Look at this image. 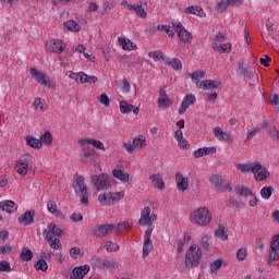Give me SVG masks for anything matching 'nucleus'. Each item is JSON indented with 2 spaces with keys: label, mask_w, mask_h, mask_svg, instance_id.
Masks as SVG:
<instances>
[{
  "label": "nucleus",
  "mask_w": 279,
  "mask_h": 279,
  "mask_svg": "<svg viewBox=\"0 0 279 279\" xmlns=\"http://www.w3.org/2000/svg\"><path fill=\"white\" fill-rule=\"evenodd\" d=\"M230 5V0H221L220 2H218L216 4V10L218 12H226V10H228V7Z\"/></svg>",
  "instance_id": "nucleus-50"
},
{
  "label": "nucleus",
  "mask_w": 279,
  "mask_h": 279,
  "mask_svg": "<svg viewBox=\"0 0 279 279\" xmlns=\"http://www.w3.org/2000/svg\"><path fill=\"white\" fill-rule=\"evenodd\" d=\"M65 75L70 80H75L77 84H97V76H88L84 72L66 71Z\"/></svg>",
  "instance_id": "nucleus-9"
},
{
  "label": "nucleus",
  "mask_w": 279,
  "mask_h": 279,
  "mask_svg": "<svg viewBox=\"0 0 279 279\" xmlns=\"http://www.w3.org/2000/svg\"><path fill=\"white\" fill-rule=\"evenodd\" d=\"M118 43L120 47H122L123 51H136V49H138L136 44H134V41L130 40L128 37H118Z\"/></svg>",
  "instance_id": "nucleus-25"
},
{
  "label": "nucleus",
  "mask_w": 279,
  "mask_h": 279,
  "mask_svg": "<svg viewBox=\"0 0 279 279\" xmlns=\"http://www.w3.org/2000/svg\"><path fill=\"white\" fill-rule=\"evenodd\" d=\"M157 29L159 32H165L170 38H174L175 33L171 29V26L169 25H158Z\"/></svg>",
  "instance_id": "nucleus-48"
},
{
  "label": "nucleus",
  "mask_w": 279,
  "mask_h": 279,
  "mask_svg": "<svg viewBox=\"0 0 279 279\" xmlns=\"http://www.w3.org/2000/svg\"><path fill=\"white\" fill-rule=\"evenodd\" d=\"M29 161H32V156L26 155L24 159H19L15 165V171L22 178H25L27 169L29 168Z\"/></svg>",
  "instance_id": "nucleus-18"
},
{
  "label": "nucleus",
  "mask_w": 279,
  "mask_h": 279,
  "mask_svg": "<svg viewBox=\"0 0 279 279\" xmlns=\"http://www.w3.org/2000/svg\"><path fill=\"white\" fill-rule=\"evenodd\" d=\"M120 112H122V114H130V112L138 114L140 108L134 107V105H130L126 100H121L120 101Z\"/></svg>",
  "instance_id": "nucleus-28"
},
{
  "label": "nucleus",
  "mask_w": 279,
  "mask_h": 279,
  "mask_svg": "<svg viewBox=\"0 0 279 279\" xmlns=\"http://www.w3.org/2000/svg\"><path fill=\"white\" fill-rule=\"evenodd\" d=\"M48 228L52 236L54 235L61 238L64 235V231L56 223H50Z\"/></svg>",
  "instance_id": "nucleus-41"
},
{
  "label": "nucleus",
  "mask_w": 279,
  "mask_h": 279,
  "mask_svg": "<svg viewBox=\"0 0 279 279\" xmlns=\"http://www.w3.org/2000/svg\"><path fill=\"white\" fill-rule=\"evenodd\" d=\"M148 57L151 58V60H154L155 62H160V60H162L166 63L167 60V56H165V53H162V51L160 50H156V51H151L148 53Z\"/></svg>",
  "instance_id": "nucleus-39"
},
{
  "label": "nucleus",
  "mask_w": 279,
  "mask_h": 279,
  "mask_svg": "<svg viewBox=\"0 0 279 279\" xmlns=\"http://www.w3.org/2000/svg\"><path fill=\"white\" fill-rule=\"evenodd\" d=\"M189 75L193 84H196L197 88H202L203 90H217V88H221V81L205 80L199 83V80H204V77H206V72L204 71H196Z\"/></svg>",
  "instance_id": "nucleus-2"
},
{
  "label": "nucleus",
  "mask_w": 279,
  "mask_h": 279,
  "mask_svg": "<svg viewBox=\"0 0 279 279\" xmlns=\"http://www.w3.org/2000/svg\"><path fill=\"white\" fill-rule=\"evenodd\" d=\"M271 195H274L272 186H264L260 190V196L263 197V199H269V197H271Z\"/></svg>",
  "instance_id": "nucleus-46"
},
{
  "label": "nucleus",
  "mask_w": 279,
  "mask_h": 279,
  "mask_svg": "<svg viewBox=\"0 0 279 279\" xmlns=\"http://www.w3.org/2000/svg\"><path fill=\"white\" fill-rule=\"evenodd\" d=\"M34 217H36V210H28L19 217V223L22 226H32L34 223Z\"/></svg>",
  "instance_id": "nucleus-26"
},
{
  "label": "nucleus",
  "mask_w": 279,
  "mask_h": 279,
  "mask_svg": "<svg viewBox=\"0 0 279 279\" xmlns=\"http://www.w3.org/2000/svg\"><path fill=\"white\" fill-rule=\"evenodd\" d=\"M209 182L211 186H215L221 193H232V184L219 174H211Z\"/></svg>",
  "instance_id": "nucleus-7"
},
{
  "label": "nucleus",
  "mask_w": 279,
  "mask_h": 279,
  "mask_svg": "<svg viewBox=\"0 0 279 279\" xmlns=\"http://www.w3.org/2000/svg\"><path fill=\"white\" fill-rule=\"evenodd\" d=\"M98 101H100V104L105 106V108H108L110 106V98L106 94H101L98 97Z\"/></svg>",
  "instance_id": "nucleus-53"
},
{
  "label": "nucleus",
  "mask_w": 279,
  "mask_h": 279,
  "mask_svg": "<svg viewBox=\"0 0 279 279\" xmlns=\"http://www.w3.org/2000/svg\"><path fill=\"white\" fill-rule=\"evenodd\" d=\"M78 143L81 147H86V145H93V147H96V149H102V150L106 149V147L104 146V143L95 138H81Z\"/></svg>",
  "instance_id": "nucleus-27"
},
{
  "label": "nucleus",
  "mask_w": 279,
  "mask_h": 279,
  "mask_svg": "<svg viewBox=\"0 0 279 279\" xmlns=\"http://www.w3.org/2000/svg\"><path fill=\"white\" fill-rule=\"evenodd\" d=\"M151 250H154V243L151 242V240H144L143 258H147Z\"/></svg>",
  "instance_id": "nucleus-42"
},
{
  "label": "nucleus",
  "mask_w": 279,
  "mask_h": 279,
  "mask_svg": "<svg viewBox=\"0 0 279 279\" xmlns=\"http://www.w3.org/2000/svg\"><path fill=\"white\" fill-rule=\"evenodd\" d=\"M125 197V192L120 191L116 193H107V194H100L98 196V202L101 204V206H114V204H119L121 199Z\"/></svg>",
  "instance_id": "nucleus-6"
},
{
  "label": "nucleus",
  "mask_w": 279,
  "mask_h": 279,
  "mask_svg": "<svg viewBox=\"0 0 279 279\" xmlns=\"http://www.w3.org/2000/svg\"><path fill=\"white\" fill-rule=\"evenodd\" d=\"M114 230V225H96L92 229V234L97 239H104V236H110Z\"/></svg>",
  "instance_id": "nucleus-12"
},
{
  "label": "nucleus",
  "mask_w": 279,
  "mask_h": 279,
  "mask_svg": "<svg viewBox=\"0 0 279 279\" xmlns=\"http://www.w3.org/2000/svg\"><path fill=\"white\" fill-rule=\"evenodd\" d=\"M195 101H197V98H195V95L193 94H187L182 102L181 106L178 110L179 114H184V112H186L187 108H191V106H193V104H195Z\"/></svg>",
  "instance_id": "nucleus-24"
},
{
  "label": "nucleus",
  "mask_w": 279,
  "mask_h": 279,
  "mask_svg": "<svg viewBox=\"0 0 279 279\" xmlns=\"http://www.w3.org/2000/svg\"><path fill=\"white\" fill-rule=\"evenodd\" d=\"M63 26L68 32H80L82 29V26L77 24V22L73 20H68L63 23Z\"/></svg>",
  "instance_id": "nucleus-37"
},
{
  "label": "nucleus",
  "mask_w": 279,
  "mask_h": 279,
  "mask_svg": "<svg viewBox=\"0 0 279 279\" xmlns=\"http://www.w3.org/2000/svg\"><path fill=\"white\" fill-rule=\"evenodd\" d=\"M215 234L216 236H218V239H221L222 241H228V233L225 226H219V228L215 230Z\"/></svg>",
  "instance_id": "nucleus-45"
},
{
  "label": "nucleus",
  "mask_w": 279,
  "mask_h": 279,
  "mask_svg": "<svg viewBox=\"0 0 279 279\" xmlns=\"http://www.w3.org/2000/svg\"><path fill=\"white\" fill-rule=\"evenodd\" d=\"M31 74L33 75L34 80L37 82V84H40V86H45L46 88H56V83L49 78L48 75H46L45 72L40 71H31Z\"/></svg>",
  "instance_id": "nucleus-11"
},
{
  "label": "nucleus",
  "mask_w": 279,
  "mask_h": 279,
  "mask_svg": "<svg viewBox=\"0 0 279 279\" xmlns=\"http://www.w3.org/2000/svg\"><path fill=\"white\" fill-rule=\"evenodd\" d=\"M35 269L37 271H47V269H49V265H47V260L40 258L36 262Z\"/></svg>",
  "instance_id": "nucleus-47"
},
{
  "label": "nucleus",
  "mask_w": 279,
  "mask_h": 279,
  "mask_svg": "<svg viewBox=\"0 0 279 279\" xmlns=\"http://www.w3.org/2000/svg\"><path fill=\"white\" fill-rule=\"evenodd\" d=\"M221 265H223V262L221 259H216L210 264V271L211 274H217L219 269H221Z\"/></svg>",
  "instance_id": "nucleus-51"
},
{
  "label": "nucleus",
  "mask_w": 279,
  "mask_h": 279,
  "mask_svg": "<svg viewBox=\"0 0 279 279\" xmlns=\"http://www.w3.org/2000/svg\"><path fill=\"white\" fill-rule=\"evenodd\" d=\"M173 106V101L167 95L165 89H159V98H158V108H162V110H167V108Z\"/></svg>",
  "instance_id": "nucleus-22"
},
{
  "label": "nucleus",
  "mask_w": 279,
  "mask_h": 279,
  "mask_svg": "<svg viewBox=\"0 0 279 279\" xmlns=\"http://www.w3.org/2000/svg\"><path fill=\"white\" fill-rule=\"evenodd\" d=\"M66 49V45L60 39H50L46 43V51L49 53H62Z\"/></svg>",
  "instance_id": "nucleus-16"
},
{
  "label": "nucleus",
  "mask_w": 279,
  "mask_h": 279,
  "mask_svg": "<svg viewBox=\"0 0 279 279\" xmlns=\"http://www.w3.org/2000/svg\"><path fill=\"white\" fill-rule=\"evenodd\" d=\"M147 229L144 234V240H151V232H154V225H147Z\"/></svg>",
  "instance_id": "nucleus-62"
},
{
  "label": "nucleus",
  "mask_w": 279,
  "mask_h": 279,
  "mask_svg": "<svg viewBox=\"0 0 279 279\" xmlns=\"http://www.w3.org/2000/svg\"><path fill=\"white\" fill-rule=\"evenodd\" d=\"M20 258L24 263H29V260H32V258H34V253L32 252V250H29L27 247H23L21 251V254H20Z\"/></svg>",
  "instance_id": "nucleus-38"
},
{
  "label": "nucleus",
  "mask_w": 279,
  "mask_h": 279,
  "mask_svg": "<svg viewBox=\"0 0 279 279\" xmlns=\"http://www.w3.org/2000/svg\"><path fill=\"white\" fill-rule=\"evenodd\" d=\"M71 258L77 259V256H82V250L80 247L74 246L70 250Z\"/></svg>",
  "instance_id": "nucleus-56"
},
{
  "label": "nucleus",
  "mask_w": 279,
  "mask_h": 279,
  "mask_svg": "<svg viewBox=\"0 0 279 279\" xmlns=\"http://www.w3.org/2000/svg\"><path fill=\"white\" fill-rule=\"evenodd\" d=\"M88 271H90L89 265L77 266L70 274V279H84Z\"/></svg>",
  "instance_id": "nucleus-21"
},
{
  "label": "nucleus",
  "mask_w": 279,
  "mask_h": 279,
  "mask_svg": "<svg viewBox=\"0 0 279 279\" xmlns=\"http://www.w3.org/2000/svg\"><path fill=\"white\" fill-rule=\"evenodd\" d=\"M211 49H214V51H217V53H230V51H232V44L227 43L219 45L217 43H213Z\"/></svg>",
  "instance_id": "nucleus-32"
},
{
  "label": "nucleus",
  "mask_w": 279,
  "mask_h": 279,
  "mask_svg": "<svg viewBox=\"0 0 279 279\" xmlns=\"http://www.w3.org/2000/svg\"><path fill=\"white\" fill-rule=\"evenodd\" d=\"M158 219V215L151 214V208L144 207L138 220L140 226H151Z\"/></svg>",
  "instance_id": "nucleus-15"
},
{
  "label": "nucleus",
  "mask_w": 279,
  "mask_h": 279,
  "mask_svg": "<svg viewBox=\"0 0 279 279\" xmlns=\"http://www.w3.org/2000/svg\"><path fill=\"white\" fill-rule=\"evenodd\" d=\"M279 258V234L272 238L270 242V253H269V260H278Z\"/></svg>",
  "instance_id": "nucleus-23"
},
{
  "label": "nucleus",
  "mask_w": 279,
  "mask_h": 279,
  "mask_svg": "<svg viewBox=\"0 0 279 279\" xmlns=\"http://www.w3.org/2000/svg\"><path fill=\"white\" fill-rule=\"evenodd\" d=\"M92 265L95 269H119V262L106 257H93Z\"/></svg>",
  "instance_id": "nucleus-8"
},
{
  "label": "nucleus",
  "mask_w": 279,
  "mask_h": 279,
  "mask_svg": "<svg viewBox=\"0 0 279 279\" xmlns=\"http://www.w3.org/2000/svg\"><path fill=\"white\" fill-rule=\"evenodd\" d=\"M168 66H171V69H174V71H181L182 69V61L178 58L171 59L167 58L166 63Z\"/></svg>",
  "instance_id": "nucleus-36"
},
{
  "label": "nucleus",
  "mask_w": 279,
  "mask_h": 279,
  "mask_svg": "<svg viewBox=\"0 0 279 279\" xmlns=\"http://www.w3.org/2000/svg\"><path fill=\"white\" fill-rule=\"evenodd\" d=\"M112 175L117 180H120V182H123V184H132V182H130V173L125 172V170L114 169L112 170Z\"/></svg>",
  "instance_id": "nucleus-29"
},
{
  "label": "nucleus",
  "mask_w": 279,
  "mask_h": 279,
  "mask_svg": "<svg viewBox=\"0 0 279 279\" xmlns=\"http://www.w3.org/2000/svg\"><path fill=\"white\" fill-rule=\"evenodd\" d=\"M185 14H194L195 16H199L201 19L206 17V12L199 5H190L184 9Z\"/></svg>",
  "instance_id": "nucleus-31"
},
{
  "label": "nucleus",
  "mask_w": 279,
  "mask_h": 279,
  "mask_svg": "<svg viewBox=\"0 0 279 279\" xmlns=\"http://www.w3.org/2000/svg\"><path fill=\"white\" fill-rule=\"evenodd\" d=\"M105 250L107 252H119V244L112 242V241H107L105 242Z\"/></svg>",
  "instance_id": "nucleus-49"
},
{
  "label": "nucleus",
  "mask_w": 279,
  "mask_h": 279,
  "mask_svg": "<svg viewBox=\"0 0 279 279\" xmlns=\"http://www.w3.org/2000/svg\"><path fill=\"white\" fill-rule=\"evenodd\" d=\"M12 250H14V246L10 245V244H5L0 246V254H2L3 256L10 254L12 252Z\"/></svg>",
  "instance_id": "nucleus-54"
},
{
  "label": "nucleus",
  "mask_w": 279,
  "mask_h": 279,
  "mask_svg": "<svg viewBox=\"0 0 279 279\" xmlns=\"http://www.w3.org/2000/svg\"><path fill=\"white\" fill-rule=\"evenodd\" d=\"M43 236L49 243V246L51 247V250H62V242H60V239L53 238L49 229L43 230Z\"/></svg>",
  "instance_id": "nucleus-19"
},
{
  "label": "nucleus",
  "mask_w": 279,
  "mask_h": 279,
  "mask_svg": "<svg viewBox=\"0 0 279 279\" xmlns=\"http://www.w3.org/2000/svg\"><path fill=\"white\" fill-rule=\"evenodd\" d=\"M172 27L175 29L179 40L181 43H189L191 38H193V35H191V32L186 31V28L182 25V22L175 21L172 22Z\"/></svg>",
  "instance_id": "nucleus-13"
},
{
  "label": "nucleus",
  "mask_w": 279,
  "mask_h": 279,
  "mask_svg": "<svg viewBox=\"0 0 279 279\" xmlns=\"http://www.w3.org/2000/svg\"><path fill=\"white\" fill-rule=\"evenodd\" d=\"M26 145L33 149H40L43 147V141L34 136H26Z\"/></svg>",
  "instance_id": "nucleus-34"
},
{
  "label": "nucleus",
  "mask_w": 279,
  "mask_h": 279,
  "mask_svg": "<svg viewBox=\"0 0 279 279\" xmlns=\"http://www.w3.org/2000/svg\"><path fill=\"white\" fill-rule=\"evenodd\" d=\"M146 145L147 140L145 138V135H140L133 140V147H135V149H143Z\"/></svg>",
  "instance_id": "nucleus-40"
},
{
  "label": "nucleus",
  "mask_w": 279,
  "mask_h": 279,
  "mask_svg": "<svg viewBox=\"0 0 279 279\" xmlns=\"http://www.w3.org/2000/svg\"><path fill=\"white\" fill-rule=\"evenodd\" d=\"M71 221L77 222V221H83L84 216L82 214L73 213L72 216L70 217Z\"/></svg>",
  "instance_id": "nucleus-64"
},
{
  "label": "nucleus",
  "mask_w": 279,
  "mask_h": 279,
  "mask_svg": "<svg viewBox=\"0 0 279 279\" xmlns=\"http://www.w3.org/2000/svg\"><path fill=\"white\" fill-rule=\"evenodd\" d=\"M235 169L240 171V173H253L257 182H264V180L269 178V171L266 170L259 161H254L252 163H236Z\"/></svg>",
  "instance_id": "nucleus-1"
},
{
  "label": "nucleus",
  "mask_w": 279,
  "mask_h": 279,
  "mask_svg": "<svg viewBox=\"0 0 279 279\" xmlns=\"http://www.w3.org/2000/svg\"><path fill=\"white\" fill-rule=\"evenodd\" d=\"M47 208L52 215H58V205H56V202L49 201Z\"/></svg>",
  "instance_id": "nucleus-55"
},
{
  "label": "nucleus",
  "mask_w": 279,
  "mask_h": 279,
  "mask_svg": "<svg viewBox=\"0 0 279 279\" xmlns=\"http://www.w3.org/2000/svg\"><path fill=\"white\" fill-rule=\"evenodd\" d=\"M92 183L97 191H102V189L110 186V179L107 173H100L98 175H92Z\"/></svg>",
  "instance_id": "nucleus-14"
},
{
  "label": "nucleus",
  "mask_w": 279,
  "mask_h": 279,
  "mask_svg": "<svg viewBox=\"0 0 279 279\" xmlns=\"http://www.w3.org/2000/svg\"><path fill=\"white\" fill-rule=\"evenodd\" d=\"M175 182L179 191H187L189 189V179L184 178L182 173L178 172L175 174Z\"/></svg>",
  "instance_id": "nucleus-33"
},
{
  "label": "nucleus",
  "mask_w": 279,
  "mask_h": 279,
  "mask_svg": "<svg viewBox=\"0 0 279 279\" xmlns=\"http://www.w3.org/2000/svg\"><path fill=\"white\" fill-rule=\"evenodd\" d=\"M239 195H241L242 197H252V195H254V193L252 192V190H250L246 186L243 185H239L236 187Z\"/></svg>",
  "instance_id": "nucleus-44"
},
{
  "label": "nucleus",
  "mask_w": 279,
  "mask_h": 279,
  "mask_svg": "<svg viewBox=\"0 0 279 279\" xmlns=\"http://www.w3.org/2000/svg\"><path fill=\"white\" fill-rule=\"evenodd\" d=\"M0 271H12V267L10 266V262L8 260H1L0 262Z\"/></svg>",
  "instance_id": "nucleus-57"
},
{
  "label": "nucleus",
  "mask_w": 279,
  "mask_h": 279,
  "mask_svg": "<svg viewBox=\"0 0 279 279\" xmlns=\"http://www.w3.org/2000/svg\"><path fill=\"white\" fill-rule=\"evenodd\" d=\"M121 5L122 8H124V10H129L130 12H135V14L140 19H147V11L145 10V7H143V2H137L136 4H132L128 2V0H122Z\"/></svg>",
  "instance_id": "nucleus-10"
},
{
  "label": "nucleus",
  "mask_w": 279,
  "mask_h": 279,
  "mask_svg": "<svg viewBox=\"0 0 279 279\" xmlns=\"http://www.w3.org/2000/svg\"><path fill=\"white\" fill-rule=\"evenodd\" d=\"M124 149H126L128 154H134V144L132 142H124L123 143Z\"/></svg>",
  "instance_id": "nucleus-63"
},
{
  "label": "nucleus",
  "mask_w": 279,
  "mask_h": 279,
  "mask_svg": "<svg viewBox=\"0 0 279 279\" xmlns=\"http://www.w3.org/2000/svg\"><path fill=\"white\" fill-rule=\"evenodd\" d=\"M10 239V232L8 230H0V243H5Z\"/></svg>",
  "instance_id": "nucleus-60"
},
{
  "label": "nucleus",
  "mask_w": 279,
  "mask_h": 279,
  "mask_svg": "<svg viewBox=\"0 0 279 279\" xmlns=\"http://www.w3.org/2000/svg\"><path fill=\"white\" fill-rule=\"evenodd\" d=\"M238 260H245L247 258V250L245 248H239L236 253Z\"/></svg>",
  "instance_id": "nucleus-58"
},
{
  "label": "nucleus",
  "mask_w": 279,
  "mask_h": 279,
  "mask_svg": "<svg viewBox=\"0 0 279 279\" xmlns=\"http://www.w3.org/2000/svg\"><path fill=\"white\" fill-rule=\"evenodd\" d=\"M205 156H210V154H217V146L203 147Z\"/></svg>",
  "instance_id": "nucleus-61"
},
{
  "label": "nucleus",
  "mask_w": 279,
  "mask_h": 279,
  "mask_svg": "<svg viewBox=\"0 0 279 279\" xmlns=\"http://www.w3.org/2000/svg\"><path fill=\"white\" fill-rule=\"evenodd\" d=\"M17 208L19 207L16 206V203H14V201L0 202V210L9 213V215H12V213H16Z\"/></svg>",
  "instance_id": "nucleus-30"
},
{
  "label": "nucleus",
  "mask_w": 279,
  "mask_h": 279,
  "mask_svg": "<svg viewBox=\"0 0 279 279\" xmlns=\"http://www.w3.org/2000/svg\"><path fill=\"white\" fill-rule=\"evenodd\" d=\"M214 136L217 138V141L223 142V143H233L234 137L232 136V133H228L221 129V126H216L214 129Z\"/></svg>",
  "instance_id": "nucleus-20"
},
{
  "label": "nucleus",
  "mask_w": 279,
  "mask_h": 279,
  "mask_svg": "<svg viewBox=\"0 0 279 279\" xmlns=\"http://www.w3.org/2000/svg\"><path fill=\"white\" fill-rule=\"evenodd\" d=\"M257 134H260V128L256 126L253 131H248L246 134V138L247 141H252L254 138V136H256Z\"/></svg>",
  "instance_id": "nucleus-59"
},
{
  "label": "nucleus",
  "mask_w": 279,
  "mask_h": 279,
  "mask_svg": "<svg viewBox=\"0 0 279 279\" xmlns=\"http://www.w3.org/2000/svg\"><path fill=\"white\" fill-rule=\"evenodd\" d=\"M97 154L95 153V148L86 145V147L83 149V161L84 162H92V165H95L101 171V166L97 163Z\"/></svg>",
  "instance_id": "nucleus-17"
},
{
  "label": "nucleus",
  "mask_w": 279,
  "mask_h": 279,
  "mask_svg": "<svg viewBox=\"0 0 279 279\" xmlns=\"http://www.w3.org/2000/svg\"><path fill=\"white\" fill-rule=\"evenodd\" d=\"M191 223L195 226H208L213 221V215L206 207H201L196 211H192L190 216Z\"/></svg>",
  "instance_id": "nucleus-5"
},
{
  "label": "nucleus",
  "mask_w": 279,
  "mask_h": 279,
  "mask_svg": "<svg viewBox=\"0 0 279 279\" xmlns=\"http://www.w3.org/2000/svg\"><path fill=\"white\" fill-rule=\"evenodd\" d=\"M202 256H204L202 248L197 247V244H192L185 254V267L189 269L197 267L202 262Z\"/></svg>",
  "instance_id": "nucleus-4"
},
{
  "label": "nucleus",
  "mask_w": 279,
  "mask_h": 279,
  "mask_svg": "<svg viewBox=\"0 0 279 279\" xmlns=\"http://www.w3.org/2000/svg\"><path fill=\"white\" fill-rule=\"evenodd\" d=\"M86 179L83 175L75 174L73 189L77 197H81V204L83 206H88V197H90V192H88V186L84 183Z\"/></svg>",
  "instance_id": "nucleus-3"
},
{
  "label": "nucleus",
  "mask_w": 279,
  "mask_h": 279,
  "mask_svg": "<svg viewBox=\"0 0 279 279\" xmlns=\"http://www.w3.org/2000/svg\"><path fill=\"white\" fill-rule=\"evenodd\" d=\"M149 180H151L153 185H155L156 189H159V191L165 189V181H162V177L160 174H153L149 177Z\"/></svg>",
  "instance_id": "nucleus-35"
},
{
  "label": "nucleus",
  "mask_w": 279,
  "mask_h": 279,
  "mask_svg": "<svg viewBox=\"0 0 279 279\" xmlns=\"http://www.w3.org/2000/svg\"><path fill=\"white\" fill-rule=\"evenodd\" d=\"M40 141H41V145H43V143H44V145H52L53 144V135L51 134V132L46 131L45 134L41 135Z\"/></svg>",
  "instance_id": "nucleus-43"
},
{
  "label": "nucleus",
  "mask_w": 279,
  "mask_h": 279,
  "mask_svg": "<svg viewBox=\"0 0 279 279\" xmlns=\"http://www.w3.org/2000/svg\"><path fill=\"white\" fill-rule=\"evenodd\" d=\"M268 134H270L272 141H279V131L276 129V125L269 128Z\"/></svg>",
  "instance_id": "nucleus-52"
}]
</instances>
